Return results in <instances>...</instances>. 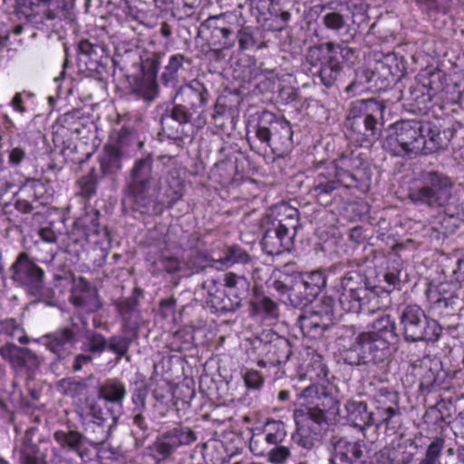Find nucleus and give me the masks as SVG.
<instances>
[{
	"label": "nucleus",
	"mask_w": 464,
	"mask_h": 464,
	"mask_svg": "<svg viewBox=\"0 0 464 464\" xmlns=\"http://www.w3.org/2000/svg\"><path fill=\"white\" fill-rule=\"evenodd\" d=\"M153 159L150 156L135 161L130 171V181L127 188V196L133 207L140 213L155 215L158 208L160 182L152 174Z\"/></svg>",
	"instance_id": "1"
},
{
	"label": "nucleus",
	"mask_w": 464,
	"mask_h": 464,
	"mask_svg": "<svg viewBox=\"0 0 464 464\" xmlns=\"http://www.w3.org/2000/svg\"><path fill=\"white\" fill-rule=\"evenodd\" d=\"M454 186V179L449 175L439 170L426 171L422 174L421 186L410 189L409 198L417 206L445 208L453 198Z\"/></svg>",
	"instance_id": "2"
},
{
	"label": "nucleus",
	"mask_w": 464,
	"mask_h": 464,
	"mask_svg": "<svg viewBox=\"0 0 464 464\" xmlns=\"http://www.w3.org/2000/svg\"><path fill=\"white\" fill-rule=\"evenodd\" d=\"M428 126L419 121H401L383 141V148L394 156L417 155L425 150Z\"/></svg>",
	"instance_id": "3"
},
{
	"label": "nucleus",
	"mask_w": 464,
	"mask_h": 464,
	"mask_svg": "<svg viewBox=\"0 0 464 464\" xmlns=\"http://www.w3.org/2000/svg\"><path fill=\"white\" fill-rule=\"evenodd\" d=\"M400 324L406 342H425L434 343L439 341L442 327L434 319L426 316L417 304H408L400 314Z\"/></svg>",
	"instance_id": "4"
},
{
	"label": "nucleus",
	"mask_w": 464,
	"mask_h": 464,
	"mask_svg": "<svg viewBox=\"0 0 464 464\" xmlns=\"http://www.w3.org/2000/svg\"><path fill=\"white\" fill-rule=\"evenodd\" d=\"M256 138L266 143L274 152L291 150L293 130L289 121L269 111H263L256 130Z\"/></svg>",
	"instance_id": "5"
},
{
	"label": "nucleus",
	"mask_w": 464,
	"mask_h": 464,
	"mask_svg": "<svg viewBox=\"0 0 464 464\" xmlns=\"http://www.w3.org/2000/svg\"><path fill=\"white\" fill-rule=\"evenodd\" d=\"M299 399L304 401V408L295 411V416L308 417V413H318L331 421L339 413V401L324 385L311 384L303 390Z\"/></svg>",
	"instance_id": "6"
},
{
	"label": "nucleus",
	"mask_w": 464,
	"mask_h": 464,
	"mask_svg": "<svg viewBox=\"0 0 464 464\" xmlns=\"http://www.w3.org/2000/svg\"><path fill=\"white\" fill-rule=\"evenodd\" d=\"M339 315L334 298L324 296L314 310H305L299 315L298 324L304 336L316 339Z\"/></svg>",
	"instance_id": "7"
},
{
	"label": "nucleus",
	"mask_w": 464,
	"mask_h": 464,
	"mask_svg": "<svg viewBox=\"0 0 464 464\" xmlns=\"http://www.w3.org/2000/svg\"><path fill=\"white\" fill-rule=\"evenodd\" d=\"M11 278L35 297L43 295L45 273L25 252L20 253L10 267Z\"/></svg>",
	"instance_id": "8"
},
{
	"label": "nucleus",
	"mask_w": 464,
	"mask_h": 464,
	"mask_svg": "<svg viewBox=\"0 0 464 464\" xmlns=\"http://www.w3.org/2000/svg\"><path fill=\"white\" fill-rule=\"evenodd\" d=\"M77 324L72 320L69 326L44 335L41 339L48 351L55 355L50 368L53 372H62L67 367L65 360L72 353L77 336Z\"/></svg>",
	"instance_id": "9"
},
{
	"label": "nucleus",
	"mask_w": 464,
	"mask_h": 464,
	"mask_svg": "<svg viewBox=\"0 0 464 464\" xmlns=\"http://www.w3.org/2000/svg\"><path fill=\"white\" fill-rule=\"evenodd\" d=\"M385 106L375 99L362 100L354 106L361 115L353 116L352 128L362 132L368 140L378 139L380 133L379 120L382 118Z\"/></svg>",
	"instance_id": "10"
},
{
	"label": "nucleus",
	"mask_w": 464,
	"mask_h": 464,
	"mask_svg": "<svg viewBox=\"0 0 464 464\" xmlns=\"http://www.w3.org/2000/svg\"><path fill=\"white\" fill-rule=\"evenodd\" d=\"M195 432L188 427H175L157 438L150 447L151 454L157 461H162L171 456L178 448L196 441Z\"/></svg>",
	"instance_id": "11"
},
{
	"label": "nucleus",
	"mask_w": 464,
	"mask_h": 464,
	"mask_svg": "<svg viewBox=\"0 0 464 464\" xmlns=\"http://www.w3.org/2000/svg\"><path fill=\"white\" fill-rule=\"evenodd\" d=\"M258 350L261 358L257 364L260 367L278 366L288 361L291 355L290 342L280 335L273 334L267 342H259V345L256 347Z\"/></svg>",
	"instance_id": "12"
},
{
	"label": "nucleus",
	"mask_w": 464,
	"mask_h": 464,
	"mask_svg": "<svg viewBox=\"0 0 464 464\" xmlns=\"http://www.w3.org/2000/svg\"><path fill=\"white\" fill-rule=\"evenodd\" d=\"M367 445L364 440L340 438L333 441L331 464H366Z\"/></svg>",
	"instance_id": "13"
},
{
	"label": "nucleus",
	"mask_w": 464,
	"mask_h": 464,
	"mask_svg": "<svg viewBox=\"0 0 464 464\" xmlns=\"http://www.w3.org/2000/svg\"><path fill=\"white\" fill-rule=\"evenodd\" d=\"M227 287V297L222 298L219 308L226 312H234L241 306V303L249 293L250 283L244 276L227 273L224 277Z\"/></svg>",
	"instance_id": "14"
},
{
	"label": "nucleus",
	"mask_w": 464,
	"mask_h": 464,
	"mask_svg": "<svg viewBox=\"0 0 464 464\" xmlns=\"http://www.w3.org/2000/svg\"><path fill=\"white\" fill-rule=\"evenodd\" d=\"M308 414V417L295 416L298 426L295 441L303 448L311 450L319 440L323 426L328 424L329 421L320 414Z\"/></svg>",
	"instance_id": "15"
},
{
	"label": "nucleus",
	"mask_w": 464,
	"mask_h": 464,
	"mask_svg": "<svg viewBox=\"0 0 464 464\" xmlns=\"http://www.w3.org/2000/svg\"><path fill=\"white\" fill-rule=\"evenodd\" d=\"M70 302L76 308L91 314L102 307L98 290L92 286L85 278L80 277L72 290Z\"/></svg>",
	"instance_id": "16"
},
{
	"label": "nucleus",
	"mask_w": 464,
	"mask_h": 464,
	"mask_svg": "<svg viewBox=\"0 0 464 464\" xmlns=\"http://www.w3.org/2000/svg\"><path fill=\"white\" fill-rule=\"evenodd\" d=\"M338 292V304L335 303V306L340 314L338 317H341L343 313L372 314L380 309L378 299H373L372 296H362L361 295L352 293Z\"/></svg>",
	"instance_id": "17"
},
{
	"label": "nucleus",
	"mask_w": 464,
	"mask_h": 464,
	"mask_svg": "<svg viewBox=\"0 0 464 464\" xmlns=\"http://www.w3.org/2000/svg\"><path fill=\"white\" fill-rule=\"evenodd\" d=\"M20 6L37 12L43 6L42 17L47 21L63 20L68 17L72 0H17Z\"/></svg>",
	"instance_id": "18"
},
{
	"label": "nucleus",
	"mask_w": 464,
	"mask_h": 464,
	"mask_svg": "<svg viewBox=\"0 0 464 464\" xmlns=\"http://www.w3.org/2000/svg\"><path fill=\"white\" fill-rule=\"evenodd\" d=\"M36 429L28 428L16 448L19 464H48V448L45 444H37L33 441Z\"/></svg>",
	"instance_id": "19"
},
{
	"label": "nucleus",
	"mask_w": 464,
	"mask_h": 464,
	"mask_svg": "<svg viewBox=\"0 0 464 464\" xmlns=\"http://www.w3.org/2000/svg\"><path fill=\"white\" fill-rule=\"evenodd\" d=\"M206 23L211 28L210 43L218 50L230 49L236 44L235 29L231 26L227 15L213 16Z\"/></svg>",
	"instance_id": "20"
},
{
	"label": "nucleus",
	"mask_w": 464,
	"mask_h": 464,
	"mask_svg": "<svg viewBox=\"0 0 464 464\" xmlns=\"http://www.w3.org/2000/svg\"><path fill=\"white\" fill-rule=\"evenodd\" d=\"M344 180L341 179L338 171H334L331 168L318 171L314 185L310 189L311 195L320 203H327L333 192L338 188L340 182Z\"/></svg>",
	"instance_id": "21"
},
{
	"label": "nucleus",
	"mask_w": 464,
	"mask_h": 464,
	"mask_svg": "<svg viewBox=\"0 0 464 464\" xmlns=\"http://www.w3.org/2000/svg\"><path fill=\"white\" fill-rule=\"evenodd\" d=\"M429 288L426 291L427 300L429 302V312L433 316L443 317L451 314L454 311L457 296L453 294L446 293L444 289Z\"/></svg>",
	"instance_id": "22"
},
{
	"label": "nucleus",
	"mask_w": 464,
	"mask_h": 464,
	"mask_svg": "<svg viewBox=\"0 0 464 464\" xmlns=\"http://www.w3.org/2000/svg\"><path fill=\"white\" fill-rule=\"evenodd\" d=\"M1 357L9 362L13 368H33L39 365L37 355L28 348L18 347L14 343H6L0 347Z\"/></svg>",
	"instance_id": "23"
},
{
	"label": "nucleus",
	"mask_w": 464,
	"mask_h": 464,
	"mask_svg": "<svg viewBox=\"0 0 464 464\" xmlns=\"http://www.w3.org/2000/svg\"><path fill=\"white\" fill-rule=\"evenodd\" d=\"M376 288L377 286L372 285L368 279L358 271H349L342 276L338 291L378 299Z\"/></svg>",
	"instance_id": "24"
},
{
	"label": "nucleus",
	"mask_w": 464,
	"mask_h": 464,
	"mask_svg": "<svg viewBox=\"0 0 464 464\" xmlns=\"http://www.w3.org/2000/svg\"><path fill=\"white\" fill-rule=\"evenodd\" d=\"M363 333L369 363H378L391 355V342L388 336L379 333Z\"/></svg>",
	"instance_id": "25"
},
{
	"label": "nucleus",
	"mask_w": 464,
	"mask_h": 464,
	"mask_svg": "<svg viewBox=\"0 0 464 464\" xmlns=\"http://www.w3.org/2000/svg\"><path fill=\"white\" fill-rule=\"evenodd\" d=\"M117 418L112 417L111 421H92L83 420L82 435L90 445L99 447L102 445L110 437L113 426L116 424Z\"/></svg>",
	"instance_id": "26"
},
{
	"label": "nucleus",
	"mask_w": 464,
	"mask_h": 464,
	"mask_svg": "<svg viewBox=\"0 0 464 464\" xmlns=\"http://www.w3.org/2000/svg\"><path fill=\"white\" fill-rule=\"evenodd\" d=\"M53 439L62 450L76 453L82 460L89 458L90 450L84 445L85 439L82 432L56 430L53 433Z\"/></svg>",
	"instance_id": "27"
},
{
	"label": "nucleus",
	"mask_w": 464,
	"mask_h": 464,
	"mask_svg": "<svg viewBox=\"0 0 464 464\" xmlns=\"http://www.w3.org/2000/svg\"><path fill=\"white\" fill-rule=\"evenodd\" d=\"M76 226L82 229L85 239L91 244H103L109 238L107 228L100 225L98 211L86 214L77 221Z\"/></svg>",
	"instance_id": "28"
},
{
	"label": "nucleus",
	"mask_w": 464,
	"mask_h": 464,
	"mask_svg": "<svg viewBox=\"0 0 464 464\" xmlns=\"http://www.w3.org/2000/svg\"><path fill=\"white\" fill-rule=\"evenodd\" d=\"M271 226L287 235L294 241L299 227V212L296 208L283 205L277 208V215L273 218Z\"/></svg>",
	"instance_id": "29"
},
{
	"label": "nucleus",
	"mask_w": 464,
	"mask_h": 464,
	"mask_svg": "<svg viewBox=\"0 0 464 464\" xmlns=\"http://www.w3.org/2000/svg\"><path fill=\"white\" fill-rule=\"evenodd\" d=\"M394 55H388L383 61L375 63L374 68L371 71L366 70L363 74L366 82H373L375 85L380 82L382 85H388L392 82L395 76H398L400 72L398 66L392 68V63L395 62Z\"/></svg>",
	"instance_id": "30"
},
{
	"label": "nucleus",
	"mask_w": 464,
	"mask_h": 464,
	"mask_svg": "<svg viewBox=\"0 0 464 464\" xmlns=\"http://www.w3.org/2000/svg\"><path fill=\"white\" fill-rule=\"evenodd\" d=\"M293 243L294 241L290 237L284 235L272 226L266 229L261 240L263 250L269 256H276L285 251H290Z\"/></svg>",
	"instance_id": "31"
},
{
	"label": "nucleus",
	"mask_w": 464,
	"mask_h": 464,
	"mask_svg": "<svg viewBox=\"0 0 464 464\" xmlns=\"http://www.w3.org/2000/svg\"><path fill=\"white\" fill-rule=\"evenodd\" d=\"M345 410L348 420L361 430H364L375 423L374 414L368 411L364 401H348Z\"/></svg>",
	"instance_id": "32"
},
{
	"label": "nucleus",
	"mask_w": 464,
	"mask_h": 464,
	"mask_svg": "<svg viewBox=\"0 0 464 464\" xmlns=\"http://www.w3.org/2000/svg\"><path fill=\"white\" fill-rule=\"evenodd\" d=\"M363 333L361 332L349 347H343L340 355L346 364L360 366L369 364Z\"/></svg>",
	"instance_id": "33"
},
{
	"label": "nucleus",
	"mask_w": 464,
	"mask_h": 464,
	"mask_svg": "<svg viewBox=\"0 0 464 464\" xmlns=\"http://www.w3.org/2000/svg\"><path fill=\"white\" fill-rule=\"evenodd\" d=\"M179 94L184 97V104L182 105L192 113L202 108L206 103V90L199 82L180 87L176 92V96Z\"/></svg>",
	"instance_id": "34"
},
{
	"label": "nucleus",
	"mask_w": 464,
	"mask_h": 464,
	"mask_svg": "<svg viewBox=\"0 0 464 464\" xmlns=\"http://www.w3.org/2000/svg\"><path fill=\"white\" fill-rule=\"evenodd\" d=\"M323 11L322 21L327 29L338 32L348 26L345 14L348 8L345 5L339 4L336 7L327 5L324 6Z\"/></svg>",
	"instance_id": "35"
},
{
	"label": "nucleus",
	"mask_w": 464,
	"mask_h": 464,
	"mask_svg": "<svg viewBox=\"0 0 464 464\" xmlns=\"http://www.w3.org/2000/svg\"><path fill=\"white\" fill-rule=\"evenodd\" d=\"M358 161L359 160L355 157L342 156L334 165L330 167L332 170L338 171L341 174V179L344 180L340 182V186L351 188L357 185L359 179L353 171L358 168L356 164Z\"/></svg>",
	"instance_id": "36"
},
{
	"label": "nucleus",
	"mask_w": 464,
	"mask_h": 464,
	"mask_svg": "<svg viewBox=\"0 0 464 464\" xmlns=\"http://www.w3.org/2000/svg\"><path fill=\"white\" fill-rule=\"evenodd\" d=\"M123 152L114 145L105 146L100 156L101 169L104 175L117 174L122 168Z\"/></svg>",
	"instance_id": "37"
},
{
	"label": "nucleus",
	"mask_w": 464,
	"mask_h": 464,
	"mask_svg": "<svg viewBox=\"0 0 464 464\" xmlns=\"http://www.w3.org/2000/svg\"><path fill=\"white\" fill-rule=\"evenodd\" d=\"M184 62L189 63V59L183 54L176 53L169 57L168 64L164 68L160 80L166 87L176 89L179 82V72L183 69Z\"/></svg>",
	"instance_id": "38"
},
{
	"label": "nucleus",
	"mask_w": 464,
	"mask_h": 464,
	"mask_svg": "<svg viewBox=\"0 0 464 464\" xmlns=\"http://www.w3.org/2000/svg\"><path fill=\"white\" fill-rule=\"evenodd\" d=\"M250 256L240 246H232L227 247L224 252L223 256L219 258H212V266L217 268H227L235 264H246L249 261Z\"/></svg>",
	"instance_id": "39"
},
{
	"label": "nucleus",
	"mask_w": 464,
	"mask_h": 464,
	"mask_svg": "<svg viewBox=\"0 0 464 464\" xmlns=\"http://www.w3.org/2000/svg\"><path fill=\"white\" fill-rule=\"evenodd\" d=\"M315 296L308 292V288L299 276L295 277L289 288V303L295 306H305L311 303Z\"/></svg>",
	"instance_id": "40"
},
{
	"label": "nucleus",
	"mask_w": 464,
	"mask_h": 464,
	"mask_svg": "<svg viewBox=\"0 0 464 464\" xmlns=\"http://www.w3.org/2000/svg\"><path fill=\"white\" fill-rule=\"evenodd\" d=\"M133 92L147 102L153 101L158 95V83L154 75L145 74L135 85Z\"/></svg>",
	"instance_id": "41"
},
{
	"label": "nucleus",
	"mask_w": 464,
	"mask_h": 464,
	"mask_svg": "<svg viewBox=\"0 0 464 464\" xmlns=\"http://www.w3.org/2000/svg\"><path fill=\"white\" fill-rule=\"evenodd\" d=\"M0 334L12 339H16L23 344L29 343V338L25 334L24 329L14 318H6L0 321Z\"/></svg>",
	"instance_id": "42"
},
{
	"label": "nucleus",
	"mask_w": 464,
	"mask_h": 464,
	"mask_svg": "<svg viewBox=\"0 0 464 464\" xmlns=\"http://www.w3.org/2000/svg\"><path fill=\"white\" fill-rule=\"evenodd\" d=\"M445 439L436 436L427 445L424 455L418 464H440L445 448Z\"/></svg>",
	"instance_id": "43"
},
{
	"label": "nucleus",
	"mask_w": 464,
	"mask_h": 464,
	"mask_svg": "<svg viewBox=\"0 0 464 464\" xmlns=\"http://www.w3.org/2000/svg\"><path fill=\"white\" fill-rule=\"evenodd\" d=\"M100 393L105 401L121 404L126 396V389L120 381L110 380L101 388Z\"/></svg>",
	"instance_id": "44"
},
{
	"label": "nucleus",
	"mask_w": 464,
	"mask_h": 464,
	"mask_svg": "<svg viewBox=\"0 0 464 464\" xmlns=\"http://www.w3.org/2000/svg\"><path fill=\"white\" fill-rule=\"evenodd\" d=\"M437 88L431 85L430 82L422 86H418L411 92V99L414 102L418 110H426L435 95Z\"/></svg>",
	"instance_id": "45"
},
{
	"label": "nucleus",
	"mask_w": 464,
	"mask_h": 464,
	"mask_svg": "<svg viewBox=\"0 0 464 464\" xmlns=\"http://www.w3.org/2000/svg\"><path fill=\"white\" fill-rule=\"evenodd\" d=\"M378 417L375 418V423L373 425L376 428H380L382 425H385L387 428L395 429L401 420V411L399 406L385 407L376 409Z\"/></svg>",
	"instance_id": "46"
},
{
	"label": "nucleus",
	"mask_w": 464,
	"mask_h": 464,
	"mask_svg": "<svg viewBox=\"0 0 464 464\" xmlns=\"http://www.w3.org/2000/svg\"><path fill=\"white\" fill-rule=\"evenodd\" d=\"M131 344V339L123 335H112L108 339L107 349L116 354V361L119 362L121 358L126 361H130V356L127 353Z\"/></svg>",
	"instance_id": "47"
},
{
	"label": "nucleus",
	"mask_w": 464,
	"mask_h": 464,
	"mask_svg": "<svg viewBox=\"0 0 464 464\" xmlns=\"http://www.w3.org/2000/svg\"><path fill=\"white\" fill-rule=\"evenodd\" d=\"M343 67L338 61L329 58L319 72V77L326 87H331L341 77Z\"/></svg>",
	"instance_id": "48"
},
{
	"label": "nucleus",
	"mask_w": 464,
	"mask_h": 464,
	"mask_svg": "<svg viewBox=\"0 0 464 464\" xmlns=\"http://www.w3.org/2000/svg\"><path fill=\"white\" fill-rule=\"evenodd\" d=\"M56 388L61 394L75 398L83 393L87 388V384L83 381L75 380L73 378H63L57 382Z\"/></svg>",
	"instance_id": "49"
},
{
	"label": "nucleus",
	"mask_w": 464,
	"mask_h": 464,
	"mask_svg": "<svg viewBox=\"0 0 464 464\" xmlns=\"http://www.w3.org/2000/svg\"><path fill=\"white\" fill-rule=\"evenodd\" d=\"M262 435L265 437L267 444L277 445L281 443L286 436L285 424L279 420L268 421L265 426Z\"/></svg>",
	"instance_id": "50"
},
{
	"label": "nucleus",
	"mask_w": 464,
	"mask_h": 464,
	"mask_svg": "<svg viewBox=\"0 0 464 464\" xmlns=\"http://www.w3.org/2000/svg\"><path fill=\"white\" fill-rule=\"evenodd\" d=\"M81 422L83 420H91L92 421H110L106 417L107 413L103 411L102 408L94 401H87L86 408L77 411Z\"/></svg>",
	"instance_id": "51"
},
{
	"label": "nucleus",
	"mask_w": 464,
	"mask_h": 464,
	"mask_svg": "<svg viewBox=\"0 0 464 464\" xmlns=\"http://www.w3.org/2000/svg\"><path fill=\"white\" fill-rule=\"evenodd\" d=\"M81 422L83 420H91L92 421H110L106 417L107 413L103 411L102 408L94 401H87L86 408L77 411Z\"/></svg>",
	"instance_id": "52"
},
{
	"label": "nucleus",
	"mask_w": 464,
	"mask_h": 464,
	"mask_svg": "<svg viewBox=\"0 0 464 464\" xmlns=\"http://www.w3.org/2000/svg\"><path fill=\"white\" fill-rule=\"evenodd\" d=\"M308 288V292L315 297L325 285V276L321 271H313L302 276H298Z\"/></svg>",
	"instance_id": "53"
},
{
	"label": "nucleus",
	"mask_w": 464,
	"mask_h": 464,
	"mask_svg": "<svg viewBox=\"0 0 464 464\" xmlns=\"http://www.w3.org/2000/svg\"><path fill=\"white\" fill-rule=\"evenodd\" d=\"M160 124L162 130L168 134L169 137L173 139H182L187 133L186 130L178 123L166 111L160 117Z\"/></svg>",
	"instance_id": "54"
},
{
	"label": "nucleus",
	"mask_w": 464,
	"mask_h": 464,
	"mask_svg": "<svg viewBox=\"0 0 464 464\" xmlns=\"http://www.w3.org/2000/svg\"><path fill=\"white\" fill-rule=\"evenodd\" d=\"M373 400L376 402V409L385 407L399 406V397L397 392L386 388L382 387L378 389L373 395Z\"/></svg>",
	"instance_id": "55"
},
{
	"label": "nucleus",
	"mask_w": 464,
	"mask_h": 464,
	"mask_svg": "<svg viewBox=\"0 0 464 464\" xmlns=\"http://www.w3.org/2000/svg\"><path fill=\"white\" fill-rule=\"evenodd\" d=\"M325 50L330 54V58L337 61V56L340 55L345 62L351 61L354 57V50L345 44H335L334 43H326Z\"/></svg>",
	"instance_id": "56"
},
{
	"label": "nucleus",
	"mask_w": 464,
	"mask_h": 464,
	"mask_svg": "<svg viewBox=\"0 0 464 464\" xmlns=\"http://www.w3.org/2000/svg\"><path fill=\"white\" fill-rule=\"evenodd\" d=\"M97 175L94 169L82 177L79 181L80 194L86 198H92L96 193L97 188Z\"/></svg>",
	"instance_id": "57"
},
{
	"label": "nucleus",
	"mask_w": 464,
	"mask_h": 464,
	"mask_svg": "<svg viewBox=\"0 0 464 464\" xmlns=\"http://www.w3.org/2000/svg\"><path fill=\"white\" fill-rule=\"evenodd\" d=\"M373 331H369L368 333H379L383 336H388V340L390 338L396 337L395 334V324L394 322L391 319L390 315H383L379 317L373 323Z\"/></svg>",
	"instance_id": "58"
},
{
	"label": "nucleus",
	"mask_w": 464,
	"mask_h": 464,
	"mask_svg": "<svg viewBox=\"0 0 464 464\" xmlns=\"http://www.w3.org/2000/svg\"><path fill=\"white\" fill-rule=\"evenodd\" d=\"M235 37L236 40L237 39L239 49L242 51L252 49L256 45L254 30L250 26L239 28Z\"/></svg>",
	"instance_id": "59"
},
{
	"label": "nucleus",
	"mask_w": 464,
	"mask_h": 464,
	"mask_svg": "<svg viewBox=\"0 0 464 464\" xmlns=\"http://www.w3.org/2000/svg\"><path fill=\"white\" fill-rule=\"evenodd\" d=\"M425 124L428 126L425 133L429 135V139H426L425 150L422 153L429 154L442 148L443 144L440 132L437 129H431L429 123Z\"/></svg>",
	"instance_id": "60"
},
{
	"label": "nucleus",
	"mask_w": 464,
	"mask_h": 464,
	"mask_svg": "<svg viewBox=\"0 0 464 464\" xmlns=\"http://www.w3.org/2000/svg\"><path fill=\"white\" fill-rule=\"evenodd\" d=\"M441 233L448 235L454 233L461 225L462 219L456 214L445 213L440 217Z\"/></svg>",
	"instance_id": "61"
},
{
	"label": "nucleus",
	"mask_w": 464,
	"mask_h": 464,
	"mask_svg": "<svg viewBox=\"0 0 464 464\" xmlns=\"http://www.w3.org/2000/svg\"><path fill=\"white\" fill-rule=\"evenodd\" d=\"M108 345V340L100 333L91 334L87 337V351L91 353H102Z\"/></svg>",
	"instance_id": "62"
},
{
	"label": "nucleus",
	"mask_w": 464,
	"mask_h": 464,
	"mask_svg": "<svg viewBox=\"0 0 464 464\" xmlns=\"http://www.w3.org/2000/svg\"><path fill=\"white\" fill-rule=\"evenodd\" d=\"M271 446L267 444L262 433L254 434L249 440V449L256 456H266Z\"/></svg>",
	"instance_id": "63"
},
{
	"label": "nucleus",
	"mask_w": 464,
	"mask_h": 464,
	"mask_svg": "<svg viewBox=\"0 0 464 464\" xmlns=\"http://www.w3.org/2000/svg\"><path fill=\"white\" fill-rule=\"evenodd\" d=\"M252 305L256 312H264L268 315L275 316L277 313V304L267 296L256 297Z\"/></svg>",
	"instance_id": "64"
}]
</instances>
